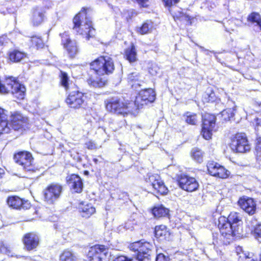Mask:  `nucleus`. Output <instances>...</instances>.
<instances>
[{
    "instance_id": "obj_1",
    "label": "nucleus",
    "mask_w": 261,
    "mask_h": 261,
    "mask_svg": "<svg viewBox=\"0 0 261 261\" xmlns=\"http://www.w3.org/2000/svg\"><path fill=\"white\" fill-rule=\"evenodd\" d=\"M241 215L231 212L227 218L221 216L219 218L218 227L221 236L230 240L233 236L241 234L243 232Z\"/></svg>"
},
{
    "instance_id": "obj_2",
    "label": "nucleus",
    "mask_w": 261,
    "mask_h": 261,
    "mask_svg": "<svg viewBox=\"0 0 261 261\" xmlns=\"http://www.w3.org/2000/svg\"><path fill=\"white\" fill-rule=\"evenodd\" d=\"M86 11V9L83 8L74 17L73 29L86 40H89L94 36L95 31L92 27V21L87 16Z\"/></svg>"
},
{
    "instance_id": "obj_3",
    "label": "nucleus",
    "mask_w": 261,
    "mask_h": 261,
    "mask_svg": "<svg viewBox=\"0 0 261 261\" xmlns=\"http://www.w3.org/2000/svg\"><path fill=\"white\" fill-rule=\"evenodd\" d=\"M105 103L106 109L111 113L124 116L129 113H135V110L131 109V106L133 105V103H129L127 105L117 97L109 98L106 100Z\"/></svg>"
},
{
    "instance_id": "obj_4",
    "label": "nucleus",
    "mask_w": 261,
    "mask_h": 261,
    "mask_svg": "<svg viewBox=\"0 0 261 261\" xmlns=\"http://www.w3.org/2000/svg\"><path fill=\"white\" fill-rule=\"evenodd\" d=\"M91 69L98 75L112 73L114 65L112 58L109 57H100L90 64Z\"/></svg>"
},
{
    "instance_id": "obj_5",
    "label": "nucleus",
    "mask_w": 261,
    "mask_h": 261,
    "mask_svg": "<svg viewBox=\"0 0 261 261\" xmlns=\"http://www.w3.org/2000/svg\"><path fill=\"white\" fill-rule=\"evenodd\" d=\"M230 147L233 152L239 153L247 152L251 148L245 134L242 133L237 134L232 138Z\"/></svg>"
},
{
    "instance_id": "obj_6",
    "label": "nucleus",
    "mask_w": 261,
    "mask_h": 261,
    "mask_svg": "<svg viewBox=\"0 0 261 261\" xmlns=\"http://www.w3.org/2000/svg\"><path fill=\"white\" fill-rule=\"evenodd\" d=\"M155 99V94L152 89L148 88L141 90L136 96L133 103L135 107L134 110L136 112L137 110L142 108L144 105L153 102Z\"/></svg>"
},
{
    "instance_id": "obj_7",
    "label": "nucleus",
    "mask_w": 261,
    "mask_h": 261,
    "mask_svg": "<svg viewBox=\"0 0 261 261\" xmlns=\"http://www.w3.org/2000/svg\"><path fill=\"white\" fill-rule=\"evenodd\" d=\"M62 187L58 184H51L43 191L44 201L48 204H54L60 197Z\"/></svg>"
},
{
    "instance_id": "obj_8",
    "label": "nucleus",
    "mask_w": 261,
    "mask_h": 261,
    "mask_svg": "<svg viewBox=\"0 0 261 261\" xmlns=\"http://www.w3.org/2000/svg\"><path fill=\"white\" fill-rule=\"evenodd\" d=\"M130 248L138 253L137 258L150 261L152 245L148 242H137L133 243Z\"/></svg>"
},
{
    "instance_id": "obj_9",
    "label": "nucleus",
    "mask_w": 261,
    "mask_h": 261,
    "mask_svg": "<svg viewBox=\"0 0 261 261\" xmlns=\"http://www.w3.org/2000/svg\"><path fill=\"white\" fill-rule=\"evenodd\" d=\"M216 117L210 114L202 116V125L201 134L206 140H209L212 136V132L215 126Z\"/></svg>"
},
{
    "instance_id": "obj_10",
    "label": "nucleus",
    "mask_w": 261,
    "mask_h": 261,
    "mask_svg": "<svg viewBox=\"0 0 261 261\" xmlns=\"http://www.w3.org/2000/svg\"><path fill=\"white\" fill-rule=\"evenodd\" d=\"M109 254V247L102 245H95L90 248L87 259L88 261H102Z\"/></svg>"
},
{
    "instance_id": "obj_11",
    "label": "nucleus",
    "mask_w": 261,
    "mask_h": 261,
    "mask_svg": "<svg viewBox=\"0 0 261 261\" xmlns=\"http://www.w3.org/2000/svg\"><path fill=\"white\" fill-rule=\"evenodd\" d=\"M146 181L151 186L154 191L161 195H165L168 192V188L158 174H149L146 178Z\"/></svg>"
},
{
    "instance_id": "obj_12",
    "label": "nucleus",
    "mask_w": 261,
    "mask_h": 261,
    "mask_svg": "<svg viewBox=\"0 0 261 261\" xmlns=\"http://www.w3.org/2000/svg\"><path fill=\"white\" fill-rule=\"evenodd\" d=\"M14 159L24 170L28 171L34 170V167L33 165V159L30 152L20 151L14 155Z\"/></svg>"
},
{
    "instance_id": "obj_13",
    "label": "nucleus",
    "mask_w": 261,
    "mask_h": 261,
    "mask_svg": "<svg viewBox=\"0 0 261 261\" xmlns=\"http://www.w3.org/2000/svg\"><path fill=\"white\" fill-rule=\"evenodd\" d=\"M85 98L86 96L83 93L75 91L70 93L66 101L70 108L79 109L84 103Z\"/></svg>"
},
{
    "instance_id": "obj_14",
    "label": "nucleus",
    "mask_w": 261,
    "mask_h": 261,
    "mask_svg": "<svg viewBox=\"0 0 261 261\" xmlns=\"http://www.w3.org/2000/svg\"><path fill=\"white\" fill-rule=\"evenodd\" d=\"M207 168L209 173L214 176L221 178H226L228 177L230 172L223 166L214 162H208Z\"/></svg>"
},
{
    "instance_id": "obj_15",
    "label": "nucleus",
    "mask_w": 261,
    "mask_h": 261,
    "mask_svg": "<svg viewBox=\"0 0 261 261\" xmlns=\"http://www.w3.org/2000/svg\"><path fill=\"white\" fill-rule=\"evenodd\" d=\"M62 44L67 51L69 56L73 58L77 54L79 49L77 43L75 40H71L66 33L61 35Z\"/></svg>"
},
{
    "instance_id": "obj_16",
    "label": "nucleus",
    "mask_w": 261,
    "mask_h": 261,
    "mask_svg": "<svg viewBox=\"0 0 261 261\" xmlns=\"http://www.w3.org/2000/svg\"><path fill=\"white\" fill-rule=\"evenodd\" d=\"M180 187L185 191L193 192L196 190L199 184L196 179L187 175H182L178 179Z\"/></svg>"
},
{
    "instance_id": "obj_17",
    "label": "nucleus",
    "mask_w": 261,
    "mask_h": 261,
    "mask_svg": "<svg viewBox=\"0 0 261 261\" xmlns=\"http://www.w3.org/2000/svg\"><path fill=\"white\" fill-rule=\"evenodd\" d=\"M28 124V119L21 114L15 113L11 115V126L14 130L25 129Z\"/></svg>"
},
{
    "instance_id": "obj_18",
    "label": "nucleus",
    "mask_w": 261,
    "mask_h": 261,
    "mask_svg": "<svg viewBox=\"0 0 261 261\" xmlns=\"http://www.w3.org/2000/svg\"><path fill=\"white\" fill-rule=\"evenodd\" d=\"M39 237L34 232L25 234L22 239L25 248L31 251L36 248L39 244Z\"/></svg>"
},
{
    "instance_id": "obj_19",
    "label": "nucleus",
    "mask_w": 261,
    "mask_h": 261,
    "mask_svg": "<svg viewBox=\"0 0 261 261\" xmlns=\"http://www.w3.org/2000/svg\"><path fill=\"white\" fill-rule=\"evenodd\" d=\"M238 204L242 210L249 215L254 214L256 211V203L251 198H241L238 201Z\"/></svg>"
},
{
    "instance_id": "obj_20",
    "label": "nucleus",
    "mask_w": 261,
    "mask_h": 261,
    "mask_svg": "<svg viewBox=\"0 0 261 261\" xmlns=\"http://www.w3.org/2000/svg\"><path fill=\"white\" fill-rule=\"evenodd\" d=\"M10 92L17 99H22L24 98L25 88L24 86L16 81L15 77H11Z\"/></svg>"
},
{
    "instance_id": "obj_21",
    "label": "nucleus",
    "mask_w": 261,
    "mask_h": 261,
    "mask_svg": "<svg viewBox=\"0 0 261 261\" xmlns=\"http://www.w3.org/2000/svg\"><path fill=\"white\" fill-rule=\"evenodd\" d=\"M7 202L10 207L14 209L27 208L30 206L29 203L27 201L24 202L22 199L17 196L9 197Z\"/></svg>"
},
{
    "instance_id": "obj_22",
    "label": "nucleus",
    "mask_w": 261,
    "mask_h": 261,
    "mask_svg": "<svg viewBox=\"0 0 261 261\" xmlns=\"http://www.w3.org/2000/svg\"><path fill=\"white\" fill-rule=\"evenodd\" d=\"M68 183L71 189L75 193H81L83 190V184L81 177L75 174H72Z\"/></svg>"
},
{
    "instance_id": "obj_23",
    "label": "nucleus",
    "mask_w": 261,
    "mask_h": 261,
    "mask_svg": "<svg viewBox=\"0 0 261 261\" xmlns=\"http://www.w3.org/2000/svg\"><path fill=\"white\" fill-rule=\"evenodd\" d=\"M44 18V11L41 7H35L33 9L32 21L33 24L38 25L42 23Z\"/></svg>"
},
{
    "instance_id": "obj_24",
    "label": "nucleus",
    "mask_w": 261,
    "mask_h": 261,
    "mask_svg": "<svg viewBox=\"0 0 261 261\" xmlns=\"http://www.w3.org/2000/svg\"><path fill=\"white\" fill-rule=\"evenodd\" d=\"M155 236L161 240L169 239L170 233L167 227L164 225L156 226L154 229Z\"/></svg>"
},
{
    "instance_id": "obj_25",
    "label": "nucleus",
    "mask_w": 261,
    "mask_h": 261,
    "mask_svg": "<svg viewBox=\"0 0 261 261\" xmlns=\"http://www.w3.org/2000/svg\"><path fill=\"white\" fill-rule=\"evenodd\" d=\"M27 57V55L24 52L16 49L10 50L9 53L10 60L15 63L20 62Z\"/></svg>"
},
{
    "instance_id": "obj_26",
    "label": "nucleus",
    "mask_w": 261,
    "mask_h": 261,
    "mask_svg": "<svg viewBox=\"0 0 261 261\" xmlns=\"http://www.w3.org/2000/svg\"><path fill=\"white\" fill-rule=\"evenodd\" d=\"M128 82L133 88H136L137 86H140L143 81L141 80L140 73L137 71L129 73L127 76Z\"/></svg>"
},
{
    "instance_id": "obj_27",
    "label": "nucleus",
    "mask_w": 261,
    "mask_h": 261,
    "mask_svg": "<svg viewBox=\"0 0 261 261\" xmlns=\"http://www.w3.org/2000/svg\"><path fill=\"white\" fill-rule=\"evenodd\" d=\"M153 29V22L150 20H146L141 27H137L136 31L141 35H145L151 33Z\"/></svg>"
},
{
    "instance_id": "obj_28",
    "label": "nucleus",
    "mask_w": 261,
    "mask_h": 261,
    "mask_svg": "<svg viewBox=\"0 0 261 261\" xmlns=\"http://www.w3.org/2000/svg\"><path fill=\"white\" fill-rule=\"evenodd\" d=\"M79 211L82 213L84 217H89L95 212V208L91 204H81L79 207Z\"/></svg>"
},
{
    "instance_id": "obj_29",
    "label": "nucleus",
    "mask_w": 261,
    "mask_h": 261,
    "mask_svg": "<svg viewBox=\"0 0 261 261\" xmlns=\"http://www.w3.org/2000/svg\"><path fill=\"white\" fill-rule=\"evenodd\" d=\"M125 57L130 63H133L137 61V52L134 44H132L130 47L125 49Z\"/></svg>"
},
{
    "instance_id": "obj_30",
    "label": "nucleus",
    "mask_w": 261,
    "mask_h": 261,
    "mask_svg": "<svg viewBox=\"0 0 261 261\" xmlns=\"http://www.w3.org/2000/svg\"><path fill=\"white\" fill-rule=\"evenodd\" d=\"M247 21L257 26L261 31V16L258 13L253 12L250 13L247 17Z\"/></svg>"
},
{
    "instance_id": "obj_31",
    "label": "nucleus",
    "mask_w": 261,
    "mask_h": 261,
    "mask_svg": "<svg viewBox=\"0 0 261 261\" xmlns=\"http://www.w3.org/2000/svg\"><path fill=\"white\" fill-rule=\"evenodd\" d=\"M152 214L156 218L166 217L169 214V210L162 205H158L152 209Z\"/></svg>"
},
{
    "instance_id": "obj_32",
    "label": "nucleus",
    "mask_w": 261,
    "mask_h": 261,
    "mask_svg": "<svg viewBox=\"0 0 261 261\" xmlns=\"http://www.w3.org/2000/svg\"><path fill=\"white\" fill-rule=\"evenodd\" d=\"M237 253L239 255V261H254L250 253H244L242 251L241 247H239L237 248Z\"/></svg>"
},
{
    "instance_id": "obj_33",
    "label": "nucleus",
    "mask_w": 261,
    "mask_h": 261,
    "mask_svg": "<svg viewBox=\"0 0 261 261\" xmlns=\"http://www.w3.org/2000/svg\"><path fill=\"white\" fill-rule=\"evenodd\" d=\"M30 41L32 43V46L36 47L37 49L42 48L44 46V43L41 37L35 35L31 37Z\"/></svg>"
},
{
    "instance_id": "obj_34",
    "label": "nucleus",
    "mask_w": 261,
    "mask_h": 261,
    "mask_svg": "<svg viewBox=\"0 0 261 261\" xmlns=\"http://www.w3.org/2000/svg\"><path fill=\"white\" fill-rule=\"evenodd\" d=\"M88 84L93 87H102L106 84V81L103 80L102 78L95 79L93 77H90L87 80Z\"/></svg>"
},
{
    "instance_id": "obj_35",
    "label": "nucleus",
    "mask_w": 261,
    "mask_h": 261,
    "mask_svg": "<svg viewBox=\"0 0 261 261\" xmlns=\"http://www.w3.org/2000/svg\"><path fill=\"white\" fill-rule=\"evenodd\" d=\"M60 261H77V258L71 252L65 250L61 254Z\"/></svg>"
},
{
    "instance_id": "obj_36",
    "label": "nucleus",
    "mask_w": 261,
    "mask_h": 261,
    "mask_svg": "<svg viewBox=\"0 0 261 261\" xmlns=\"http://www.w3.org/2000/svg\"><path fill=\"white\" fill-rule=\"evenodd\" d=\"M192 158L197 162L201 163L203 161V152L198 148L192 149L191 152Z\"/></svg>"
},
{
    "instance_id": "obj_37",
    "label": "nucleus",
    "mask_w": 261,
    "mask_h": 261,
    "mask_svg": "<svg viewBox=\"0 0 261 261\" xmlns=\"http://www.w3.org/2000/svg\"><path fill=\"white\" fill-rule=\"evenodd\" d=\"M184 117L186 121L189 124L195 125L197 122V116L195 113L187 112L184 114Z\"/></svg>"
},
{
    "instance_id": "obj_38",
    "label": "nucleus",
    "mask_w": 261,
    "mask_h": 261,
    "mask_svg": "<svg viewBox=\"0 0 261 261\" xmlns=\"http://www.w3.org/2000/svg\"><path fill=\"white\" fill-rule=\"evenodd\" d=\"M234 111L235 108L227 109L223 110L221 112V115L223 117V119L225 121L229 120L231 118L233 117L234 114Z\"/></svg>"
},
{
    "instance_id": "obj_39",
    "label": "nucleus",
    "mask_w": 261,
    "mask_h": 261,
    "mask_svg": "<svg viewBox=\"0 0 261 261\" xmlns=\"http://www.w3.org/2000/svg\"><path fill=\"white\" fill-rule=\"evenodd\" d=\"M252 227H254L253 230V236L256 239H257L259 242H261V223L254 225H252Z\"/></svg>"
},
{
    "instance_id": "obj_40",
    "label": "nucleus",
    "mask_w": 261,
    "mask_h": 261,
    "mask_svg": "<svg viewBox=\"0 0 261 261\" xmlns=\"http://www.w3.org/2000/svg\"><path fill=\"white\" fill-rule=\"evenodd\" d=\"M68 77L66 73L61 71V83L66 90L68 88Z\"/></svg>"
},
{
    "instance_id": "obj_41",
    "label": "nucleus",
    "mask_w": 261,
    "mask_h": 261,
    "mask_svg": "<svg viewBox=\"0 0 261 261\" xmlns=\"http://www.w3.org/2000/svg\"><path fill=\"white\" fill-rule=\"evenodd\" d=\"M10 130V127L8 126L7 120H3L0 121V135L9 133Z\"/></svg>"
},
{
    "instance_id": "obj_42",
    "label": "nucleus",
    "mask_w": 261,
    "mask_h": 261,
    "mask_svg": "<svg viewBox=\"0 0 261 261\" xmlns=\"http://www.w3.org/2000/svg\"><path fill=\"white\" fill-rule=\"evenodd\" d=\"M255 153L257 160H261V137L257 139Z\"/></svg>"
},
{
    "instance_id": "obj_43",
    "label": "nucleus",
    "mask_w": 261,
    "mask_h": 261,
    "mask_svg": "<svg viewBox=\"0 0 261 261\" xmlns=\"http://www.w3.org/2000/svg\"><path fill=\"white\" fill-rule=\"evenodd\" d=\"M204 98L207 102H213L216 99L215 94L212 90H207L204 95Z\"/></svg>"
},
{
    "instance_id": "obj_44",
    "label": "nucleus",
    "mask_w": 261,
    "mask_h": 261,
    "mask_svg": "<svg viewBox=\"0 0 261 261\" xmlns=\"http://www.w3.org/2000/svg\"><path fill=\"white\" fill-rule=\"evenodd\" d=\"M172 15L175 20L176 19H179L180 20H183L184 19H188V17L187 15H186L182 12H179L178 14H176V13L172 14Z\"/></svg>"
},
{
    "instance_id": "obj_45",
    "label": "nucleus",
    "mask_w": 261,
    "mask_h": 261,
    "mask_svg": "<svg viewBox=\"0 0 261 261\" xmlns=\"http://www.w3.org/2000/svg\"><path fill=\"white\" fill-rule=\"evenodd\" d=\"M0 252L9 255L10 253L9 247L3 243H2L0 245Z\"/></svg>"
},
{
    "instance_id": "obj_46",
    "label": "nucleus",
    "mask_w": 261,
    "mask_h": 261,
    "mask_svg": "<svg viewBox=\"0 0 261 261\" xmlns=\"http://www.w3.org/2000/svg\"><path fill=\"white\" fill-rule=\"evenodd\" d=\"M7 112L6 110L0 108V121L7 120L8 116Z\"/></svg>"
},
{
    "instance_id": "obj_47",
    "label": "nucleus",
    "mask_w": 261,
    "mask_h": 261,
    "mask_svg": "<svg viewBox=\"0 0 261 261\" xmlns=\"http://www.w3.org/2000/svg\"><path fill=\"white\" fill-rule=\"evenodd\" d=\"M86 147L88 149H95L97 148L96 144L92 141H89L85 143Z\"/></svg>"
},
{
    "instance_id": "obj_48",
    "label": "nucleus",
    "mask_w": 261,
    "mask_h": 261,
    "mask_svg": "<svg viewBox=\"0 0 261 261\" xmlns=\"http://www.w3.org/2000/svg\"><path fill=\"white\" fill-rule=\"evenodd\" d=\"M124 226L126 227V230H133L134 229V223L133 221L128 220L124 224Z\"/></svg>"
},
{
    "instance_id": "obj_49",
    "label": "nucleus",
    "mask_w": 261,
    "mask_h": 261,
    "mask_svg": "<svg viewBox=\"0 0 261 261\" xmlns=\"http://www.w3.org/2000/svg\"><path fill=\"white\" fill-rule=\"evenodd\" d=\"M156 261H170V259L168 256L160 253L156 256Z\"/></svg>"
},
{
    "instance_id": "obj_50",
    "label": "nucleus",
    "mask_w": 261,
    "mask_h": 261,
    "mask_svg": "<svg viewBox=\"0 0 261 261\" xmlns=\"http://www.w3.org/2000/svg\"><path fill=\"white\" fill-rule=\"evenodd\" d=\"M179 0H163L165 5L167 7L171 6L173 4H176Z\"/></svg>"
},
{
    "instance_id": "obj_51",
    "label": "nucleus",
    "mask_w": 261,
    "mask_h": 261,
    "mask_svg": "<svg viewBox=\"0 0 261 261\" xmlns=\"http://www.w3.org/2000/svg\"><path fill=\"white\" fill-rule=\"evenodd\" d=\"M126 230V227L124 226V224L119 225L116 228V231L118 233L123 232L124 231H125Z\"/></svg>"
},
{
    "instance_id": "obj_52",
    "label": "nucleus",
    "mask_w": 261,
    "mask_h": 261,
    "mask_svg": "<svg viewBox=\"0 0 261 261\" xmlns=\"http://www.w3.org/2000/svg\"><path fill=\"white\" fill-rule=\"evenodd\" d=\"M113 261H129V260L126 256L121 255L115 258Z\"/></svg>"
},
{
    "instance_id": "obj_53",
    "label": "nucleus",
    "mask_w": 261,
    "mask_h": 261,
    "mask_svg": "<svg viewBox=\"0 0 261 261\" xmlns=\"http://www.w3.org/2000/svg\"><path fill=\"white\" fill-rule=\"evenodd\" d=\"M134 15H136L137 14L133 10L128 11V16H126L127 20H128V19H131L132 17H133Z\"/></svg>"
},
{
    "instance_id": "obj_54",
    "label": "nucleus",
    "mask_w": 261,
    "mask_h": 261,
    "mask_svg": "<svg viewBox=\"0 0 261 261\" xmlns=\"http://www.w3.org/2000/svg\"><path fill=\"white\" fill-rule=\"evenodd\" d=\"M149 73L152 75H154L156 74L157 71L156 70H153L152 68H150L149 70Z\"/></svg>"
},
{
    "instance_id": "obj_55",
    "label": "nucleus",
    "mask_w": 261,
    "mask_h": 261,
    "mask_svg": "<svg viewBox=\"0 0 261 261\" xmlns=\"http://www.w3.org/2000/svg\"><path fill=\"white\" fill-rule=\"evenodd\" d=\"M256 125H257V126L261 125V119L256 118Z\"/></svg>"
},
{
    "instance_id": "obj_56",
    "label": "nucleus",
    "mask_w": 261,
    "mask_h": 261,
    "mask_svg": "<svg viewBox=\"0 0 261 261\" xmlns=\"http://www.w3.org/2000/svg\"><path fill=\"white\" fill-rule=\"evenodd\" d=\"M129 261H148V260H147V259H146V260H141L138 258H136L135 259H130V260H129Z\"/></svg>"
},
{
    "instance_id": "obj_57",
    "label": "nucleus",
    "mask_w": 261,
    "mask_h": 261,
    "mask_svg": "<svg viewBox=\"0 0 261 261\" xmlns=\"http://www.w3.org/2000/svg\"><path fill=\"white\" fill-rule=\"evenodd\" d=\"M4 174V170L0 168V178L2 177V175Z\"/></svg>"
},
{
    "instance_id": "obj_58",
    "label": "nucleus",
    "mask_w": 261,
    "mask_h": 261,
    "mask_svg": "<svg viewBox=\"0 0 261 261\" xmlns=\"http://www.w3.org/2000/svg\"><path fill=\"white\" fill-rule=\"evenodd\" d=\"M93 161L95 163H97V162H98V160L97 159H93Z\"/></svg>"
},
{
    "instance_id": "obj_59",
    "label": "nucleus",
    "mask_w": 261,
    "mask_h": 261,
    "mask_svg": "<svg viewBox=\"0 0 261 261\" xmlns=\"http://www.w3.org/2000/svg\"><path fill=\"white\" fill-rule=\"evenodd\" d=\"M16 257L17 258H19V257H22V256H17V255H16Z\"/></svg>"
},
{
    "instance_id": "obj_60",
    "label": "nucleus",
    "mask_w": 261,
    "mask_h": 261,
    "mask_svg": "<svg viewBox=\"0 0 261 261\" xmlns=\"http://www.w3.org/2000/svg\"><path fill=\"white\" fill-rule=\"evenodd\" d=\"M253 224H254V223H255L256 222V220H253Z\"/></svg>"
},
{
    "instance_id": "obj_61",
    "label": "nucleus",
    "mask_w": 261,
    "mask_h": 261,
    "mask_svg": "<svg viewBox=\"0 0 261 261\" xmlns=\"http://www.w3.org/2000/svg\"><path fill=\"white\" fill-rule=\"evenodd\" d=\"M259 107L261 108V102L259 104Z\"/></svg>"
},
{
    "instance_id": "obj_62",
    "label": "nucleus",
    "mask_w": 261,
    "mask_h": 261,
    "mask_svg": "<svg viewBox=\"0 0 261 261\" xmlns=\"http://www.w3.org/2000/svg\"><path fill=\"white\" fill-rule=\"evenodd\" d=\"M204 51H208V50H206V49H204Z\"/></svg>"
}]
</instances>
